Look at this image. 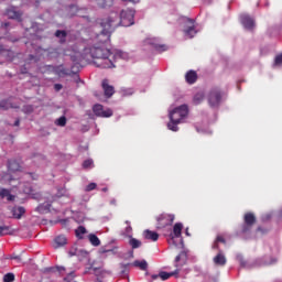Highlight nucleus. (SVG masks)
<instances>
[{
    "instance_id": "38",
    "label": "nucleus",
    "mask_w": 282,
    "mask_h": 282,
    "mask_svg": "<svg viewBox=\"0 0 282 282\" xmlns=\"http://www.w3.org/2000/svg\"><path fill=\"white\" fill-rule=\"evenodd\" d=\"M202 100H204V96H202L199 94L195 95L193 98L194 105H199V102H202Z\"/></svg>"
},
{
    "instance_id": "14",
    "label": "nucleus",
    "mask_w": 282,
    "mask_h": 282,
    "mask_svg": "<svg viewBox=\"0 0 282 282\" xmlns=\"http://www.w3.org/2000/svg\"><path fill=\"white\" fill-rule=\"evenodd\" d=\"M184 228V225H182V223H176L173 227V234L170 235L171 237V241L173 242L175 237L180 238L182 237V230Z\"/></svg>"
},
{
    "instance_id": "43",
    "label": "nucleus",
    "mask_w": 282,
    "mask_h": 282,
    "mask_svg": "<svg viewBox=\"0 0 282 282\" xmlns=\"http://www.w3.org/2000/svg\"><path fill=\"white\" fill-rule=\"evenodd\" d=\"M4 180H7L8 182H13V176L12 175H10V174H7L6 176H4Z\"/></svg>"
},
{
    "instance_id": "42",
    "label": "nucleus",
    "mask_w": 282,
    "mask_h": 282,
    "mask_svg": "<svg viewBox=\"0 0 282 282\" xmlns=\"http://www.w3.org/2000/svg\"><path fill=\"white\" fill-rule=\"evenodd\" d=\"M216 242H217V243H226V239H224V237H221V236H218V237L216 238Z\"/></svg>"
},
{
    "instance_id": "13",
    "label": "nucleus",
    "mask_w": 282,
    "mask_h": 282,
    "mask_svg": "<svg viewBox=\"0 0 282 282\" xmlns=\"http://www.w3.org/2000/svg\"><path fill=\"white\" fill-rule=\"evenodd\" d=\"M149 45H152L156 52H166L167 47L164 44H160V40L158 39H150L147 41Z\"/></svg>"
},
{
    "instance_id": "28",
    "label": "nucleus",
    "mask_w": 282,
    "mask_h": 282,
    "mask_svg": "<svg viewBox=\"0 0 282 282\" xmlns=\"http://www.w3.org/2000/svg\"><path fill=\"white\" fill-rule=\"evenodd\" d=\"M55 36H56L57 39H59V42H61V43H65V39H67V32L57 30V31L55 32Z\"/></svg>"
},
{
    "instance_id": "9",
    "label": "nucleus",
    "mask_w": 282,
    "mask_h": 282,
    "mask_svg": "<svg viewBox=\"0 0 282 282\" xmlns=\"http://www.w3.org/2000/svg\"><path fill=\"white\" fill-rule=\"evenodd\" d=\"M226 98H228L226 93L217 89L214 90L213 107H219V105H224V102H226Z\"/></svg>"
},
{
    "instance_id": "39",
    "label": "nucleus",
    "mask_w": 282,
    "mask_h": 282,
    "mask_svg": "<svg viewBox=\"0 0 282 282\" xmlns=\"http://www.w3.org/2000/svg\"><path fill=\"white\" fill-rule=\"evenodd\" d=\"M97 186L98 185L96 183H90L86 186L85 191L86 193H90V191H96Z\"/></svg>"
},
{
    "instance_id": "16",
    "label": "nucleus",
    "mask_w": 282,
    "mask_h": 282,
    "mask_svg": "<svg viewBox=\"0 0 282 282\" xmlns=\"http://www.w3.org/2000/svg\"><path fill=\"white\" fill-rule=\"evenodd\" d=\"M177 274H180V269H176L175 271L173 272H166V271H161L159 273V278L162 280V281H169V279H171V276H177Z\"/></svg>"
},
{
    "instance_id": "50",
    "label": "nucleus",
    "mask_w": 282,
    "mask_h": 282,
    "mask_svg": "<svg viewBox=\"0 0 282 282\" xmlns=\"http://www.w3.org/2000/svg\"><path fill=\"white\" fill-rule=\"evenodd\" d=\"M185 235H186L187 237H191V234L188 232V229H186Z\"/></svg>"
},
{
    "instance_id": "5",
    "label": "nucleus",
    "mask_w": 282,
    "mask_h": 282,
    "mask_svg": "<svg viewBox=\"0 0 282 282\" xmlns=\"http://www.w3.org/2000/svg\"><path fill=\"white\" fill-rule=\"evenodd\" d=\"M243 221L245 224L241 226V232L246 235V232H250L252 230V226L257 224V217L249 212L245 214Z\"/></svg>"
},
{
    "instance_id": "44",
    "label": "nucleus",
    "mask_w": 282,
    "mask_h": 282,
    "mask_svg": "<svg viewBox=\"0 0 282 282\" xmlns=\"http://www.w3.org/2000/svg\"><path fill=\"white\" fill-rule=\"evenodd\" d=\"M54 88H55L56 91H61V89H63V85L55 84Z\"/></svg>"
},
{
    "instance_id": "20",
    "label": "nucleus",
    "mask_w": 282,
    "mask_h": 282,
    "mask_svg": "<svg viewBox=\"0 0 282 282\" xmlns=\"http://www.w3.org/2000/svg\"><path fill=\"white\" fill-rule=\"evenodd\" d=\"M54 248H63V246H66L67 245V237L61 235V236H57L55 239H54Z\"/></svg>"
},
{
    "instance_id": "56",
    "label": "nucleus",
    "mask_w": 282,
    "mask_h": 282,
    "mask_svg": "<svg viewBox=\"0 0 282 282\" xmlns=\"http://www.w3.org/2000/svg\"><path fill=\"white\" fill-rule=\"evenodd\" d=\"M128 94H129V96H131L132 93H128Z\"/></svg>"
},
{
    "instance_id": "31",
    "label": "nucleus",
    "mask_w": 282,
    "mask_h": 282,
    "mask_svg": "<svg viewBox=\"0 0 282 282\" xmlns=\"http://www.w3.org/2000/svg\"><path fill=\"white\" fill-rule=\"evenodd\" d=\"M75 235L77 238L83 239V235H87V229L83 226H79L76 230H75Z\"/></svg>"
},
{
    "instance_id": "47",
    "label": "nucleus",
    "mask_w": 282,
    "mask_h": 282,
    "mask_svg": "<svg viewBox=\"0 0 282 282\" xmlns=\"http://www.w3.org/2000/svg\"><path fill=\"white\" fill-rule=\"evenodd\" d=\"M31 3H33V6H39V0H30Z\"/></svg>"
},
{
    "instance_id": "4",
    "label": "nucleus",
    "mask_w": 282,
    "mask_h": 282,
    "mask_svg": "<svg viewBox=\"0 0 282 282\" xmlns=\"http://www.w3.org/2000/svg\"><path fill=\"white\" fill-rule=\"evenodd\" d=\"M156 228L158 230H162V228H166V226H171L173 221H175V215L173 214H161L156 218Z\"/></svg>"
},
{
    "instance_id": "8",
    "label": "nucleus",
    "mask_w": 282,
    "mask_h": 282,
    "mask_svg": "<svg viewBox=\"0 0 282 282\" xmlns=\"http://www.w3.org/2000/svg\"><path fill=\"white\" fill-rule=\"evenodd\" d=\"M185 21L187 23V28L184 29V34L185 36H187V39H193V36L197 34V29L195 28V21L188 18H186Z\"/></svg>"
},
{
    "instance_id": "26",
    "label": "nucleus",
    "mask_w": 282,
    "mask_h": 282,
    "mask_svg": "<svg viewBox=\"0 0 282 282\" xmlns=\"http://www.w3.org/2000/svg\"><path fill=\"white\" fill-rule=\"evenodd\" d=\"M14 108H17V106H13L8 100L0 101V109H2V111H8V109H14Z\"/></svg>"
},
{
    "instance_id": "11",
    "label": "nucleus",
    "mask_w": 282,
    "mask_h": 282,
    "mask_svg": "<svg viewBox=\"0 0 282 282\" xmlns=\"http://www.w3.org/2000/svg\"><path fill=\"white\" fill-rule=\"evenodd\" d=\"M240 21L243 28H246V30H252L254 28V19H252L248 14H241Z\"/></svg>"
},
{
    "instance_id": "24",
    "label": "nucleus",
    "mask_w": 282,
    "mask_h": 282,
    "mask_svg": "<svg viewBox=\"0 0 282 282\" xmlns=\"http://www.w3.org/2000/svg\"><path fill=\"white\" fill-rule=\"evenodd\" d=\"M0 56H6L7 61H12V56H14V53L4 46L0 45Z\"/></svg>"
},
{
    "instance_id": "52",
    "label": "nucleus",
    "mask_w": 282,
    "mask_h": 282,
    "mask_svg": "<svg viewBox=\"0 0 282 282\" xmlns=\"http://www.w3.org/2000/svg\"><path fill=\"white\" fill-rule=\"evenodd\" d=\"M101 191H102L104 193H107L108 188H107V187H104Z\"/></svg>"
},
{
    "instance_id": "17",
    "label": "nucleus",
    "mask_w": 282,
    "mask_h": 282,
    "mask_svg": "<svg viewBox=\"0 0 282 282\" xmlns=\"http://www.w3.org/2000/svg\"><path fill=\"white\" fill-rule=\"evenodd\" d=\"M143 237L149 241H158V239H160V235L158 232L151 231L149 229L143 231Z\"/></svg>"
},
{
    "instance_id": "12",
    "label": "nucleus",
    "mask_w": 282,
    "mask_h": 282,
    "mask_svg": "<svg viewBox=\"0 0 282 282\" xmlns=\"http://www.w3.org/2000/svg\"><path fill=\"white\" fill-rule=\"evenodd\" d=\"M101 87L104 89V94H105L106 98H111V96H113V94H116L113 86L109 85L108 79L102 80Z\"/></svg>"
},
{
    "instance_id": "36",
    "label": "nucleus",
    "mask_w": 282,
    "mask_h": 282,
    "mask_svg": "<svg viewBox=\"0 0 282 282\" xmlns=\"http://www.w3.org/2000/svg\"><path fill=\"white\" fill-rule=\"evenodd\" d=\"M126 224H127L128 226L126 227L124 235H126L127 237H131V232L133 231V228H132L131 225H130L131 223H130L129 220H127Z\"/></svg>"
},
{
    "instance_id": "55",
    "label": "nucleus",
    "mask_w": 282,
    "mask_h": 282,
    "mask_svg": "<svg viewBox=\"0 0 282 282\" xmlns=\"http://www.w3.org/2000/svg\"><path fill=\"white\" fill-rule=\"evenodd\" d=\"M75 8H76V7L73 6V7H70V10H75Z\"/></svg>"
},
{
    "instance_id": "18",
    "label": "nucleus",
    "mask_w": 282,
    "mask_h": 282,
    "mask_svg": "<svg viewBox=\"0 0 282 282\" xmlns=\"http://www.w3.org/2000/svg\"><path fill=\"white\" fill-rule=\"evenodd\" d=\"M9 173H19L21 172V165L14 160H10L8 163Z\"/></svg>"
},
{
    "instance_id": "46",
    "label": "nucleus",
    "mask_w": 282,
    "mask_h": 282,
    "mask_svg": "<svg viewBox=\"0 0 282 282\" xmlns=\"http://www.w3.org/2000/svg\"><path fill=\"white\" fill-rule=\"evenodd\" d=\"M151 279L152 281H156V279H160V274H152Z\"/></svg>"
},
{
    "instance_id": "1",
    "label": "nucleus",
    "mask_w": 282,
    "mask_h": 282,
    "mask_svg": "<svg viewBox=\"0 0 282 282\" xmlns=\"http://www.w3.org/2000/svg\"><path fill=\"white\" fill-rule=\"evenodd\" d=\"M135 17V10L126 9L122 10L120 17L118 13L112 12L108 18H105L100 22L101 28V36H104V41H109L111 37V32L116 30V28L122 25L123 28H130L133 25L135 21L133 20Z\"/></svg>"
},
{
    "instance_id": "2",
    "label": "nucleus",
    "mask_w": 282,
    "mask_h": 282,
    "mask_svg": "<svg viewBox=\"0 0 282 282\" xmlns=\"http://www.w3.org/2000/svg\"><path fill=\"white\" fill-rule=\"evenodd\" d=\"M97 39L99 41V44L94 45L89 50L91 58H98L99 61H102L99 64V67H102V69H111V67H116V65H113V59H111L113 53L105 45L106 43H109L110 39L108 41H105L102 32L97 35Z\"/></svg>"
},
{
    "instance_id": "40",
    "label": "nucleus",
    "mask_w": 282,
    "mask_h": 282,
    "mask_svg": "<svg viewBox=\"0 0 282 282\" xmlns=\"http://www.w3.org/2000/svg\"><path fill=\"white\" fill-rule=\"evenodd\" d=\"M69 257H76L78 254V249L76 247H72L68 251Z\"/></svg>"
},
{
    "instance_id": "15",
    "label": "nucleus",
    "mask_w": 282,
    "mask_h": 282,
    "mask_svg": "<svg viewBox=\"0 0 282 282\" xmlns=\"http://www.w3.org/2000/svg\"><path fill=\"white\" fill-rule=\"evenodd\" d=\"M185 80L188 85H195V83H197V72L188 70L185 74Z\"/></svg>"
},
{
    "instance_id": "32",
    "label": "nucleus",
    "mask_w": 282,
    "mask_h": 282,
    "mask_svg": "<svg viewBox=\"0 0 282 282\" xmlns=\"http://www.w3.org/2000/svg\"><path fill=\"white\" fill-rule=\"evenodd\" d=\"M55 72L58 74V76H67V69H65L63 65L56 66Z\"/></svg>"
},
{
    "instance_id": "21",
    "label": "nucleus",
    "mask_w": 282,
    "mask_h": 282,
    "mask_svg": "<svg viewBox=\"0 0 282 282\" xmlns=\"http://www.w3.org/2000/svg\"><path fill=\"white\" fill-rule=\"evenodd\" d=\"M11 213H12L14 219H21V217H23V215H25V208H23V207H13L11 209Z\"/></svg>"
},
{
    "instance_id": "29",
    "label": "nucleus",
    "mask_w": 282,
    "mask_h": 282,
    "mask_svg": "<svg viewBox=\"0 0 282 282\" xmlns=\"http://www.w3.org/2000/svg\"><path fill=\"white\" fill-rule=\"evenodd\" d=\"M110 58H123V61H127L129 58V54L122 51H118L117 53H112V56Z\"/></svg>"
},
{
    "instance_id": "54",
    "label": "nucleus",
    "mask_w": 282,
    "mask_h": 282,
    "mask_svg": "<svg viewBox=\"0 0 282 282\" xmlns=\"http://www.w3.org/2000/svg\"><path fill=\"white\" fill-rule=\"evenodd\" d=\"M54 54H58V51H57V50H54Z\"/></svg>"
},
{
    "instance_id": "35",
    "label": "nucleus",
    "mask_w": 282,
    "mask_h": 282,
    "mask_svg": "<svg viewBox=\"0 0 282 282\" xmlns=\"http://www.w3.org/2000/svg\"><path fill=\"white\" fill-rule=\"evenodd\" d=\"M83 167L84 169H94V160L88 159V160L84 161Z\"/></svg>"
},
{
    "instance_id": "3",
    "label": "nucleus",
    "mask_w": 282,
    "mask_h": 282,
    "mask_svg": "<svg viewBox=\"0 0 282 282\" xmlns=\"http://www.w3.org/2000/svg\"><path fill=\"white\" fill-rule=\"evenodd\" d=\"M170 122L167 129L170 131H180L177 124H182L188 118V105H181L169 112Z\"/></svg>"
},
{
    "instance_id": "53",
    "label": "nucleus",
    "mask_w": 282,
    "mask_h": 282,
    "mask_svg": "<svg viewBox=\"0 0 282 282\" xmlns=\"http://www.w3.org/2000/svg\"><path fill=\"white\" fill-rule=\"evenodd\" d=\"M100 252L105 253V252H109V250H100Z\"/></svg>"
},
{
    "instance_id": "22",
    "label": "nucleus",
    "mask_w": 282,
    "mask_h": 282,
    "mask_svg": "<svg viewBox=\"0 0 282 282\" xmlns=\"http://www.w3.org/2000/svg\"><path fill=\"white\" fill-rule=\"evenodd\" d=\"M186 263V253L182 252L175 258V268H182Z\"/></svg>"
},
{
    "instance_id": "25",
    "label": "nucleus",
    "mask_w": 282,
    "mask_h": 282,
    "mask_svg": "<svg viewBox=\"0 0 282 282\" xmlns=\"http://www.w3.org/2000/svg\"><path fill=\"white\" fill-rule=\"evenodd\" d=\"M99 8H111L113 0H95Z\"/></svg>"
},
{
    "instance_id": "7",
    "label": "nucleus",
    "mask_w": 282,
    "mask_h": 282,
    "mask_svg": "<svg viewBox=\"0 0 282 282\" xmlns=\"http://www.w3.org/2000/svg\"><path fill=\"white\" fill-rule=\"evenodd\" d=\"M93 111L98 118H111V116H113V110L109 108L105 110V108L100 104L95 105L93 107Z\"/></svg>"
},
{
    "instance_id": "34",
    "label": "nucleus",
    "mask_w": 282,
    "mask_h": 282,
    "mask_svg": "<svg viewBox=\"0 0 282 282\" xmlns=\"http://www.w3.org/2000/svg\"><path fill=\"white\" fill-rule=\"evenodd\" d=\"M6 235H10V227L9 226H0V237Z\"/></svg>"
},
{
    "instance_id": "19",
    "label": "nucleus",
    "mask_w": 282,
    "mask_h": 282,
    "mask_svg": "<svg viewBox=\"0 0 282 282\" xmlns=\"http://www.w3.org/2000/svg\"><path fill=\"white\" fill-rule=\"evenodd\" d=\"M1 199H7L8 202H14L15 196L10 193L9 189L2 188L0 189Z\"/></svg>"
},
{
    "instance_id": "49",
    "label": "nucleus",
    "mask_w": 282,
    "mask_h": 282,
    "mask_svg": "<svg viewBox=\"0 0 282 282\" xmlns=\"http://www.w3.org/2000/svg\"><path fill=\"white\" fill-rule=\"evenodd\" d=\"M110 204H112L113 206H116V199L113 198L112 200H110Z\"/></svg>"
},
{
    "instance_id": "51",
    "label": "nucleus",
    "mask_w": 282,
    "mask_h": 282,
    "mask_svg": "<svg viewBox=\"0 0 282 282\" xmlns=\"http://www.w3.org/2000/svg\"><path fill=\"white\" fill-rule=\"evenodd\" d=\"M2 25H4V28H9L10 26V23H4V24H2Z\"/></svg>"
},
{
    "instance_id": "6",
    "label": "nucleus",
    "mask_w": 282,
    "mask_h": 282,
    "mask_svg": "<svg viewBox=\"0 0 282 282\" xmlns=\"http://www.w3.org/2000/svg\"><path fill=\"white\" fill-rule=\"evenodd\" d=\"M131 265H133V268H139L143 271L149 270V262H147V260H135L133 263H121V273L124 274L126 272H129V268H131Z\"/></svg>"
},
{
    "instance_id": "48",
    "label": "nucleus",
    "mask_w": 282,
    "mask_h": 282,
    "mask_svg": "<svg viewBox=\"0 0 282 282\" xmlns=\"http://www.w3.org/2000/svg\"><path fill=\"white\" fill-rule=\"evenodd\" d=\"M19 124H20V121H19V119H17L14 122V127H19Z\"/></svg>"
},
{
    "instance_id": "33",
    "label": "nucleus",
    "mask_w": 282,
    "mask_h": 282,
    "mask_svg": "<svg viewBox=\"0 0 282 282\" xmlns=\"http://www.w3.org/2000/svg\"><path fill=\"white\" fill-rule=\"evenodd\" d=\"M55 124H57V127H65L67 124V118H65V116L59 117L56 121Z\"/></svg>"
},
{
    "instance_id": "45",
    "label": "nucleus",
    "mask_w": 282,
    "mask_h": 282,
    "mask_svg": "<svg viewBox=\"0 0 282 282\" xmlns=\"http://www.w3.org/2000/svg\"><path fill=\"white\" fill-rule=\"evenodd\" d=\"M57 271L59 274H63V272H65V267H57Z\"/></svg>"
},
{
    "instance_id": "23",
    "label": "nucleus",
    "mask_w": 282,
    "mask_h": 282,
    "mask_svg": "<svg viewBox=\"0 0 282 282\" xmlns=\"http://www.w3.org/2000/svg\"><path fill=\"white\" fill-rule=\"evenodd\" d=\"M7 17L9 19H21V12L17 8H11L7 10Z\"/></svg>"
},
{
    "instance_id": "30",
    "label": "nucleus",
    "mask_w": 282,
    "mask_h": 282,
    "mask_svg": "<svg viewBox=\"0 0 282 282\" xmlns=\"http://www.w3.org/2000/svg\"><path fill=\"white\" fill-rule=\"evenodd\" d=\"M129 245L133 250L140 248L142 246V241L135 239V238H130Z\"/></svg>"
},
{
    "instance_id": "27",
    "label": "nucleus",
    "mask_w": 282,
    "mask_h": 282,
    "mask_svg": "<svg viewBox=\"0 0 282 282\" xmlns=\"http://www.w3.org/2000/svg\"><path fill=\"white\" fill-rule=\"evenodd\" d=\"M88 241H90L91 246H95V247L100 246V238H98L96 234L88 235Z\"/></svg>"
},
{
    "instance_id": "10",
    "label": "nucleus",
    "mask_w": 282,
    "mask_h": 282,
    "mask_svg": "<svg viewBox=\"0 0 282 282\" xmlns=\"http://www.w3.org/2000/svg\"><path fill=\"white\" fill-rule=\"evenodd\" d=\"M215 268H225L228 263V259L226 258V253L224 251H219L213 259Z\"/></svg>"
},
{
    "instance_id": "41",
    "label": "nucleus",
    "mask_w": 282,
    "mask_h": 282,
    "mask_svg": "<svg viewBox=\"0 0 282 282\" xmlns=\"http://www.w3.org/2000/svg\"><path fill=\"white\" fill-rule=\"evenodd\" d=\"M64 281L73 282L74 281V272L68 273L67 276L64 278Z\"/></svg>"
},
{
    "instance_id": "37",
    "label": "nucleus",
    "mask_w": 282,
    "mask_h": 282,
    "mask_svg": "<svg viewBox=\"0 0 282 282\" xmlns=\"http://www.w3.org/2000/svg\"><path fill=\"white\" fill-rule=\"evenodd\" d=\"M4 282H13L14 281V273H7L3 276Z\"/></svg>"
}]
</instances>
